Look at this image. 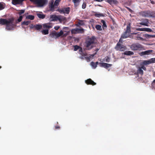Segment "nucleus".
I'll return each instance as SVG.
<instances>
[{"label":"nucleus","mask_w":155,"mask_h":155,"mask_svg":"<svg viewBox=\"0 0 155 155\" xmlns=\"http://www.w3.org/2000/svg\"><path fill=\"white\" fill-rule=\"evenodd\" d=\"M95 28L97 30L99 31H101L102 30L101 26L99 25H97L95 26Z\"/></svg>","instance_id":"34"},{"label":"nucleus","mask_w":155,"mask_h":155,"mask_svg":"<svg viewBox=\"0 0 155 155\" xmlns=\"http://www.w3.org/2000/svg\"><path fill=\"white\" fill-rule=\"evenodd\" d=\"M23 17L22 15H20L19 18L18 19L17 21L18 22H21L23 18Z\"/></svg>","instance_id":"41"},{"label":"nucleus","mask_w":155,"mask_h":155,"mask_svg":"<svg viewBox=\"0 0 155 155\" xmlns=\"http://www.w3.org/2000/svg\"><path fill=\"white\" fill-rule=\"evenodd\" d=\"M31 22L30 21H24L21 23V25H28Z\"/></svg>","instance_id":"26"},{"label":"nucleus","mask_w":155,"mask_h":155,"mask_svg":"<svg viewBox=\"0 0 155 155\" xmlns=\"http://www.w3.org/2000/svg\"><path fill=\"white\" fill-rule=\"evenodd\" d=\"M60 127L59 126H55V129H60Z\"/></svg>","instance_id":"51"},{"label":"nucleus","mask_w":155,"mask_h":155,"mask_svg":"<svg viewBox=\"0 0 155 155\" xmlns=\"http://www.w3.org/2000/svg\"><path fill=\"white\" fill-rule=\"evenodd\" d=\"M42 33L44 35H47L48 34V29H45L41 31Z\"/></svg>","instance_id":"32"},{"label":"nucleus","mask_w":155,"mask_h":155,"mask_svg":"<svg viewBox=\"0 0 155 155\" xmlns=\"http://www.w3.org/2000/svg\"><path fill=\"white\" fill-rule=\"evenodd\" d=\"M101 22L102 23V28L104 29V28H106L107 27V25H106L105 21L103 20H101Z\"/></svg>","instance_id":"27"},{"label":"nucleus","mask_w":155,"mask_h":155,"mask_svg":"<svg viewBox=\"0 0 155 155\" xmlns=\"http://www.w3.org/2000/svg\"><path fill=\"white\" fill-rule=\"evenodd\" d=\"M8 20L6 19L0 18V24L2 25H6L7 23Z\"/></svg>","instance_id":"15"},{"label":"nucleus","mask_w":155,"mask_h":155,"mask_svg":"<svg viewBox=\"0 0 155 155\" xmlns=\"http://www.w3.org/2000/svg\"><path fill=\"white\" fill-rule=\"evenodd\" d=\"M137 30L141 31H144V28H137Z\"/></svg>","instance_id":"43"},{"label":"nucleus","mask_w":155,"mask_h":155,"mask_svg":"<svg viewBox=\"0 0 155 155\" xmlns=\"http://www.w3.org/2000/svg\"><path fill=\"white\" fill-rule=\"evenodd\" d=\"M137 26H138V27H140V25H137Z\"/></svg>","instance_id":"62"},{"label":"nucleus","mask_w":155,"mask_h":155,"mask_svg":"<svg viewBox=\"0 0 155 155\" xmlns=\"http://www.w3.org/2000/svg\"><path fill=\"white\" fill-rule=\"evenodd\" d=\"M60 1L61 0H55L54 3V5L55 6H58Z\"/></svg>","instance_id":"36"},{"label":"nucleus","mask_w":155,"mask_h":155,"mask_svg":"<svg viewBox=\"0 0 155 155\" xmlns=\"http://www.w3.org/2000/svg\"><path fill=\"white\" fill-rule=\"evenodd\" d=\"M106 2H108L110 5L113 4H117L118 3L117 1L116 0H106Z\"/></svg>","instance_id":"17"},{"label":"nucleus","mask_w":155,"mask_h":155,"mask_svg":"<svg viewBox=\"0 0 155 155\" xmlns=\"http://www.w3.org/2000/svg\"><path fill=\"white\" fill-rule=\"evenodd\" d=\"M151 3L152 4H154V2H153V1H151Z\"/></svg>","instance_id":"57"},{"label":"nucleus","mask_w":155,"mask_h":155,"mask_svg":"<svg viewBox=\"0 0 155 155\" xmlns=\"http://www.w3.org/2000/svg\"><path fill=\"white\" fill-rule=\"evenodd\" d=\"M84 55L85 56H86L87 55V54H84Z\"/></svg>","instance_id":"60"},{"label":"nucleus","mask_w":155,"mask_h":155,"mask_svg":"<svg viewBox=\"0 0 155 155\" xmlns=\"http://www.w3.org/2000/svg\"><path fill=\"white\" fill-rule=\"evenodd\" d=\"M144 65H143L141 67H140L142 69H143L144 70H146V67L144 66Z\"/></svg>","instance_id":"50"},{"label":"nucleus","mask_w":155,"mask_h":155,"mask_svg":"<svg viewBox=\"0 0 155 155\" xmlns=\"http://www.w3.org/2000/svg\"><path fill=\"white\" fill-rule=\"evenodd\" d=\"M123 38H121V36L120 38L119 42H119V43L121 44H122L123 43V41L122 40V39H123Z\"/></svg>","instance_id":"44"},{"label":"nucleus","mask_w":155,"mask_h":155,"mask_svg":"<svg viewBox=\"0 0 155 155\" xmlns=\"http://www.w3.org/2000/svg\"><path fill=\"white\" fill-rule=\"evenodd\" d=\"M124 54L127 55H133L134 53L130 51H126L124 53Z\"/></svg>","instance_id":"22"},{"label":"nucleus","mask_w":155,"mask_h":155,"mask_svg":"<svg viewBox=\"0 0 155 155\" xmlns=\"http://www.w3.org/2000/svg\"><path fill=\"white\" fill-rule=\"evenodd\" d=\"M140 22L137 24L147 26H149V22L148 19L146 18H142L140 20Z\"/></svg>","instance_id":"10"},{"label":"nucleus","mask_w":155,"mask_h":155,"mask_svg":"<svg viewBox=\"0 0 155 155\" xmlns=\"http://www.w3.org/2000/svg\"><path fill=\"white\" fill-rule=\"evenodd\" d=\"M91 65L94 68H95L97 67V65H96V63L93 61H92L91 63Z\"/></svg>","instance_id":"37"},{"label":"nucleus","mask_w":155,"mask_h":155,"mask_svg":"<svg viewBox=\"0 0 155 155\" xmlns=\"http://www.w3.org/2000/svg\"><path fill=\"white\" fill-rule=\"evenodd\" d=\"M55 6V5H54V4H53V3H52L50 6V8L51 9V11H53L54 10V6Z\"/></svg>","instance_id":"39"},{"label":"nucleus","mask_w":155,"mask_h":155,"mask_svg":"<svg viewBox=\"0 0 155 155\" xmlns=\"http://www.w3.org/2000/svg\"><path fill=\"white\" fill-rule=\"evenodd\" d=\"M144 37L146 38L147 39H149L151 38L155 37V35H151L148 34H144L143 35Z\"/></svg>","instance_id":"21"},{"label":"nucleus","mask_w":155,"mask_h":155,"mask_svg":"<svg viewBox=\"0 0 155 155\" xmlns=\"http://www.w3.org/2000/svg\"><path fill=\"white\" fill-rule=\"evenodd\" d=\"M130 34V33H129L125 31L123 34H122L121 35V38H126L129 37Z\"/></svg>","instance_id":"18"},{"label":"nucleus","mask_w":155,"mask_h":155,"mask_svg":"<svg viewBox=\"0 0 155 155\" xmlns=\"http://www.w3.org/2000/svg\"><path fill=\"white\" fill-rule=\"evenodd\" d=\"M42 28V26L40 24H37L35 25V28L37 30H39L41 29Z\"/></svg>","instance_id":"25"},{"label":"nucleus","mask_w":155,"mask_h":155,"mask_svg":"<svg viewBox=\"0 0 155 155\" xmlns=\"http://www.w3.org/2000/svg\"><path fill=\"white\" fill-rule=\"evenodd\" d=\"M36 0H30V1L31 2H34V3L35 2H36Z\"/></svg>","instance_id":"54"},{"label":"nucleus","mask_w":155,"mask_h":155,"mask_svg":"<svg viewBox=\"0 0 155 155\" xmlns=\"http://www.w3.org/2000/svg\"><path fill=\"white\" fill-rule=\"evenodd\" d=\"M130 48L132 50H137L142 48V46L140 44L137 43L132 44Z\"/></svg>","instance_id":"5"},{"label":"nucleus","mask_w":155,"mask_h":155,"mask_svg":"<svg viewBox=\"0 0 155 155\" xmlns=\"http://www.w3.org/2000/svg\"><path fill=\"white\" fill-rule=\"evenodd\" d=\"M68 33H65L64 34H63V35L61 36V37H66L67 35H68Z\"/></svg>","instance_id":"48"},{"label":"nucleus","mask_w":155,"mask_h":155,"mask_svg":"<svg viewBox=\"0 0 155 155\" xmlns=\"http://www.w3.org/2000/svg\"><path fill=\"white\" fill-rule=\"evenodd\" d=\"M84 21L79 20L78 23L75 25V26L78 27H79L81 25H84Z\"/></svg>","instance_id":"16"},{"label":"nucleus","mask_w":155,"mask_h":155,"mask_svg":"<svg viewBox=\"0 0 155 155\" xmlns=\"http://www.w3.org/2000/svg\"><path fill=\"white\" fill-rule=\"evenodd\" d=\"M2 68V67L0 66V69L1 68Z\"/></svg>","instance_id":"63"},{"label":"nucleus","mask_w":155,"mask_h":155,"mask_svg":"<svg viewBox=\"0 0 155 155\" xmlns=\"http://www.w3.org/2000/svg\"><path fill=\"white\" fill-rule=\"evenodd\" d=\"M153 83L155 84V79L153 80Z\"/></svg>","instance_id":"58"},{"label":"nucleus","mask_w":155,"mask_h":155,"mask_svg":"<svg viewBox=\"0 0 155 155\" xmlns=\"http://www.w3.org/2000/svg\"><path fill=\"white\" fill-rule=\"evenodd\" d=\"M84 29L83 28H76L72 29L71 30V33L72 34H76L77 33H84Z\"/></svg>","instance_id":"8"},{"label":"nucleus","mask_w":155,"mask_h":155,"mask_svg":"<svg viewBox=\"0 0 155 155\" xmlns=\"http://www.w3.org/2000/svg\"><path fill=\"white\" fill-rule=\"evenodd\" d=\"M110 60V58L108 56H106L103 59V60L107 62H109Z\"/></svg>","instance_id":"31"},{"label":"nucleus","mask_w":155,"mask_h":155,"mask_svg":"<svg viewBox=\"0 0 155 155\" xmlns=\"http://www.w3.org/2000/svg\"><path fill=\"white\" fill-rule=\"evenodd\" d=\"M80 51H82V48H81V49H80Z\"/></svg>","instance_id":"59"},{"label":"nucleus","mask_w":155,"mask_h":155,"mask_svg":"<svg viewBox=\"0 0 155 155\" xmlns=\"http://www.w3.org/2000/svg\"><path fill=\"white\" fill-rule=\"evenodd\" d=\"M70 11V8L69 7L64 8H62L59 9L58 11L61 14H69Z\"/></svg>","instance_id":"7"},{"label":"nucleus","mask_w":155,"mask_h":155,"mask_svg":"<svg viewBox=\"0 0 155 155\" xmlns=\"http://www.w3.org/2000/svg\"><path fill=\"white\" fill-rule=\"evenodd\" d=\"M35 25H33V24H31L30 25V28L31 29H32L34 28H35Z\"/></svg>","instance_id":"46"},{"label":"nucleus","mask_w":155,"mask_h":155,"mask_svg":"<svg viewBox=\"0 0 155 155\" xmlns=\"http://www.w3.org/2000/svg\"><path fill=\"white\" fill-rule=\"evenodd\" d=\"M50 20V21H55L58 20L61 22L62 21V20L61 19L60 17L55 15H51Z\"/></svg>","instance_id":"11"},{"label":"nucleus","mask_w":155,"mask_h":155,"mask_svg":"<svg viewBox=\"0 0 155 155\" xmlns=\"http://www.w3.org/2000/svg\"><path fill=\"white\" fill-rule=\"evenodd\" d=\"M144 31L152 32L153 31L150 28H144Z\"/></svg>","instance_id":"38"},{"label":"nucleus","mask_w":155,"mask_h":155,"mask_svg":"<svg viewBox=\"0 0 155 155\" xmlns=\"http://www.w3.org/2000/svg\"><path fill=\"white\" fill-rule=\"evenodd\" d=\"M155 13L153 12L150 10L141 11L139 13L140 16L144 17H154Z\"/></svg>","instance_id":"2"},{"label":"nucleus","mask_w":155,"mask_h":155,"mask_svg":"<svg viewBox=\"0 0 155 155\" xmlns=\"http://www.w3.org/2000/svg\"><path fill=\"white\" fill-rule=\"evenodd\" d=\"M114 27H113V26H110V28L112 30H114Z\"/></svg>","instance_id":"53"},{"label":"nucleus","mask_w":155,"mask_h":155,"mask_svg":"<svg viewBox=\"0 0 155 155\" xmlns=\"http://www.w3.org/2000/svg\"><path fill=\"white\" fill-rule=\"evenodd\" d=\"M14 19L13 18H9L8 19L7 23L6 25V28L8 30H12L14 26L13 24Z\"/></svg>","instance_id":"3"},{"label":"nucleus","mask_w":155,"mask_h":155,"mask_svg":"<svg viewBox=\"0 0 155 155\" xmlns=\"http://www.w3.org/2000/svg\"><path fill=\"white\" fill-rule=\"evenodd\" d=\"M131 34H136V33H131Z\"/></svg>","instance_id":"61"},{"label":"nucleus","mask_w":155,"mask_h":155,"mask_svg":"<svg viewBox=\"0 0 155 155\" xmlns=\"http://www.w3.org/2000/svg\"><path fill=\"white\" fill-rule=\"evenodd\" d=\"M115 48L117 51H123L126 50V47L123 44L118 42L115 47Z\"/></svg>","instance_id":"4"},{"label":"nucleus","mask_w":155,"mask_h":155,"mask_svg":"<svg viewBox=\"0 0 155 155\" xmlns=\"http://www.w3.org/2000/svg\"><path fill=\"white\" fill-rule=\"evenodd\" d=\"M130 28L131 23H129L127 26L126 30L125 31L129 33H130L131 32Z\"/></svg>","instance_id":"19"},{"label":"nucleus","mask_w":155,"mask_h":155,"mask_svg":"<svg viewBox=\"0 0 155 155\" xmlns=\"http://www.w3.org/2000/svg\"><path fill=\"white\" fill-rule=\"evenodd\" d=\"M152 50H147L144 51L142 52L141 54L142 55H148L150 54L152 52Z\"/></svg>","instance_id":"20"},{"label":"nucleus","mask_w":155,"mask_h":155,"mask_svg":"<svg viewBox=\"0 0 155 155\" xmlns=\"http://www.w3.org/2000/svg\"><path fill=\"white\" fill-rule=\"evenodd\" d=\"M94 1L98 2H101L103 1V0H94Z\"/></svg>","instance_id":"52"},{"label":"nucleus","mask_w":155,"mask_h":155,"mask_svg":"<svg viewBox=\"0 0 155 155\" xmlns=\"http://www.w3.org/2000/svg\"><path fill=\"white\" fill-rule=\"evenodd\" d=\"M154 63H155V58H153L148 60L143 61L142 62V64L143 65H147Z\"/></svg>","instance_id":"9"},{"label":"nucleus","mask_w":155,"mask_h":155,"mask_svg":"<svg viewBox=\"0 0 155 155\" xmlns=\"http://www.w3.org/2000/svg\"><path fill=\"white\" fill-rule=\"evenodd\" d=\"M81 1V0H72V2L74 4L75 7H77L79 3Z\"/></svg>","instance_id":"23"},{"label":"nucleus","mask_w":155,"mask_h":155,"mask_svg":"<svg viewBox=\"0 0 155 155\" xmlns=\"http://www.w3.org/2000/svg\"><path fill=\"white\" fill-rule=\"evenodd\" d=\"M95 16L97 17H100L101 16L104 17V15L103 14L101 13H96L95 14Z\"/></svg>","instance_id":"35"},{"label":"nucleus","mask_w":155,"mask_h":155,"mask_svg":"<svg viewBox=\"0 0 155 155\" xmlns=\"http://www.w3.org/2000/svg\"><path fill=\"white\" fill-rule=\"evenodd\" d=\"M127 8L129 10V11L130 12H132V10L130 8Z\"/></svg>","instance_id":"55"},{"label":"nucleus","mask_w":155,"mask_h":155,"mask_svg":"<svg viewBox=\"0 0 155 155\" xmlns=\"http://www.w3.org/2000/svg\"><path fill=\"white\" fill-rule=\"evenodd\" d=\"M4 8L3 5L2 4L0 3V10L3 9Z\"/></svg>","instance_id":"45"},{"label":"nucleus","mask_w":155,"mask_h":155,"mask_svg":"<svg viewBox=\"0 0 155 155\" xmlns=\"http://www.w3.org/2000/svg\"><path fill=\"white\" fill-rule=\"evenodd\" d=\"M137 72L138 74H140L142 75L143 74V71L140 67L137 70Z\"/></svg>","instance_id":"28"},{"label":"nucleus","mask_w":155,"mask_h":155,"mask_svg":"<svg viewBox=\"0 0 155 155\" xmlns=\"http://www.w3.org/2000/svg\"><path fill=\"white\" fill-rule=\"evenodd\" d=\"M86 2H83L82 5V8L83 9H84L86 8Z\"/></svg>","instance_id":"42"},{"label":"nucleus","mask_w":155,"mask_h":155,"mask_svg":"<svg viewBox=\"0 0 155 155\" xmlns=\"http://www.w3.org/2000/svg\"><path fill=\"white\" fill-rule=\"evenodd\" d=\"M60 28V27L59 26H56L54 27V29L56 30H58Z\"/></svg>","instance_id":"47"},{"label":"nucleus","mask_w":155,"mask_h":155,"mask_svg":"<svg viewBox=\"0 0 155 155\" xmlns=\"http://www.w3.org/2000/svg\"><path fill=\"white\" fill-rule=\"evenodd\" d=\"M85 59L87 60L88 61H90V58L89 57H85Z\"/></svg>","instance_id":"49"},{"label":"nucleus","mask_w":155,"mask_h":155,"mask_svg":"<svg viewBox=\"0 0 155 155\" xmlns=\"http://www.w3.org/2000/svg\"><path fill=\"white\" fill-rule=\"evenodd\" d=\"M96 39L95 37L94 36L91 37L88 36L86 38L85 43L87 50H89L93 48V46L92 45L95 43Z\"/></svg>","instance_id":"1"},{"label":"nucleus","mask_w":155,"mask_h":155,"mask_svg":"<svg viewBox=\"0 0 155 155\" xmlns=\"http://www.w3.org/2000/svg\"><path fill=\"white\" fill-rule=\"evenodd\" d=\"M37 16L40 18L44 19L45 17V15L42 14L37 13Z\"/></svg>","instance_id":"24"},{"label":"nucleus","mask_w":155,"mask_h":155,"mask_svg":"<svg viewBox=\"0 0 155 155\" xmlns=\"http://www.w3.org/2000/svg\"><path fill=\"white\" fill-rule=\"evenodd\" d=\"M96 63V65H97L98 64H99V63L98 62V61H97L96 62V63Z\"/></svg>","instance_id":"56"},{"label":"nucleus","mask_w":155,"mask_h":155,"mask_svg":"<svg viewBox=\"0 0 155 155\" xmlns=\"http://www.w3.org/2000/svg\"><path fill=\"white\" fill-rule=\"evenodd\" d=\"M85 83L87 84L94 85L96 84V83L94 82L91 79L89 78L85 81Z\"/></svg>","instance_id":"14"},{"label":"nucleus","mask_w":155,"mask_h":155,"mask_svg":"<svg viewBox=\"0 0 155 155\" xmlns=\"http://www.w3.org/2000/svg\"><path fill=\"white\" fill-rule=\"evenodd\" d=\"M63 34V31L61 30L59 32H53L51 34V37L53 38H57L60 36H61Z\"/></svg>","instance_id":"6"},{"label":"nucleus","mask_w":155,"mask_h":155,"mask_svg":"<svg viewBox=\"0 0 155 155\" xmlns=\"http://www.w3.org/2000/svg\"><path fill=\"white\" fill-rule=\"evenodd\" d=\"M46 1L45 0H36L35 3L38 6L41 7L45 4Z\"/></svg>","instance_id":"12"},{"label":"nucleus","mask_w":155,"mask_h":155,"mask_svg":"<svg viewBox=\"0 0 155 155\" xmlns=\"http://www.w3.org/2000/svg\"><path fill=\"white\" fill-rule=\"evenodd\" d=\"M74 50L76 51L80 48V47L77 45H76L74 46Z\"/></svg>","instance_id":"40"},{"label":"nucleus","mask_w":155,"mask_h":155,"mask_svg":"<svg viewBox=\"0 0 155 155\" xmlns=\"http://www.w3.org/2000/svg\"><path fill=\"white\" fill-rule=\"evenodd\" d=\"M99 65L100 67L104 68L106 69H108L112 66V64L105 63H99Z\"/></svg>","instance_id":"13"},{"label":"nucleus","mask_w":155,"mask_h":155,"mask_svg":"<svg viewBox=\"0 0 155 155\" xmlns=\"http://www.w3.org/2000/svg\"><path fill=\"white\" fill-rule=\"evenodd\" d=\"M44 28H52V26L47 24H45L43 25Z\"/></svg>","instance_id":"30"},{"label":"nucleus","mask_w":155,"mask_h":155,"mask_svg":"<svg viewBox=\"0 0 155 155\" xmlns=\"http://www.w3.org/2000/svg\"><path fill=\"white\" fill-rule=\"evenodd\" d=\"M25 12V10L24 9L20 10H18V14L19 15H21L22 14H23Z\"/></svg>","instance_id":"33"},{"label":"nucleus","mask_w":155,"mask_h":155,"mask_svg":"<svg viewBox=\"0 0 155 155\" xmlns=\"http://www.w3.org/2000/svg\"><path fill=\"white\" fill-rule=\"evenodd\" d=\"M34 18V16L33 15H29L26 16V19H30L33 20Z\"/></svg>","instance_id":"29"}]
</instances>
